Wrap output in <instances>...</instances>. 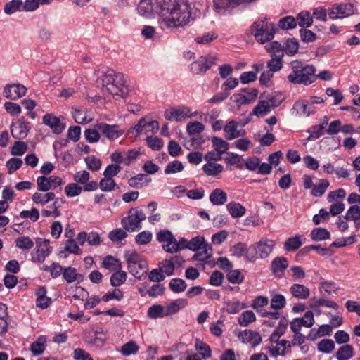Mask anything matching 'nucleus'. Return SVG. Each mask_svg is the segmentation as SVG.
I'll use <instances>...</instances> for the list:
<instances>
[{
  "instance_id": "25",
  "label": "nucleus",
  "mask_w": 360,
  "mask_h": 360,
  "mask_svg": "<svg viewBox=\"0 0 360 360\" xmlns=\"http://www.w3.org/2000/svg\"><path fill=\"white\" fill-rule=\"evenodd\" d=\"M202 170L207 176H217L222 172L224 167L216 162H207L203 165Z\"/></svg>"
},
{
  "instance_id": "22",
  "label": "nucleus",
  "mask_w": 360,
  "mask_h": 360,
  "mask_svg": "<svg viewBox=\"0 0 360 360\" xmlns=\"http://www.w3.org/2000/svg\"><path fill=\"white\" fill-rule=\"evenodd\" d=\"M209 198L214 205H222L227 201V194L223 190L216 188L211 192Z\"/></svg>"
},
{
  "instance_id": "8",
  "label": "nucleus",
  "mask_w": 360,
  "mask_h": 360,
  "mask_svg": "<svg viewBox=\"0 0 360 360\" xmlns=\"http://www.w3.org/2000/svg\"><path fill=\"white\" fill-rule=\"evenodd\" d=\"M212 257V248L211 245L208 244L196 251L191 257V260L198 262L196 264L197 267L203 271L205 269V265H208L211 268L215 266L216 263L214 260L211 259Z\"/></svg>"
},
{
  "instance_id": "12",
  "label": "nucleus",
  "mask_w": 360,
  "mask_h": 360,
  "mask_svg": "<svg viewBox=\"0 0 360 360\" xmlns=\"http://www.w3.org/2000/svg\"><path fill=\"white\" fill-rule=\"evenodd\" d=\"M101 133L106 138L110 140H115L122 135L123 131L118 129L117 124H108L106 123L100 122L95 125Z\"/></svg>"
},
{
  "instance_id": "19",
  "label": "nucleus",
  "mask_w": 360,
  "mask_h": 360,
  "mask_svg": "<svg viewBox=\"0 0 360 360\" xmlns=\"http://www.w3.org/2000/svg\"><path fill=\"white\" fill-rule=\"evenodd\" d=\"M265 93H263L259 96V101L257 105L253 108L252 114L257 117L266 115L271 111L269 105L266 102Z\"/></svg>"
},
{
  "instance_id": "53",
  "label": "nucleus",
  "mask_w": 360,
  "mask_h": 360,
  "mask_svg": "<svg viewBox=\"0 0 360 360\" xmlns=\"http://www.w3.org/2000/svg\"><path fill=\"white\" fill-rule=\"evenodd\" d=\"M139 349V347L136 342L131 340L122 346L120 352L124 356H129L136 354Z\"/></svg>"
},
{
  "instance_id": "9",
  "label": "nucleus",
  "mask_w": 360,
  "mask_h": 360,
  "mask_svg": "<svg viewBox=\"0 0 360 360\" xmlns=\"http://www.w3.org/2000/svg\"><path fill=\"white\" fill-rule=\"evenodd\" d=\"M36 244V248L31 253L32 260L34 262H43L51 252L49 240L37 238Z\"/></svg>"
},
{
  "instance_id": "40",
  "label": "nucleus",
  "mask_w": 360,
  "mask_h": 360,
  "mask_svg": "<svg viewBox=\"0 0 360 360\" xmlns=\"http://www.w3.org/2000/svg\"><path fill=\"white\" fill-rule=\"evenodd\" d=\"M295 105L302 115L306 116H309L311 114L314 113L316 110L313 103H310L307 101L296 102Z\"/></svg>"
},
{
  "instance_id": "4",
  "label": "nucleus",
  "mask_w": 360,
  "mask_h": 360,
  "mask_svg": "<svg viewBox=\"0 0 360 360\" xmlns=\"http://www.w3.org/2000/svg\"><path fill=\"white\" fill-rule=\"evenodd\" d=\"M276 30V25L269 22L266 18L258 19L251 26L252 34L261 44L271 41L274 37Z\"/></svg>"
},
{
  "instance_id": "55",
  "label": "nucleus",
  "mask_w": 360,
  "mask_h": 360,
  "mask_svg": "<svg viewBox=\"0 0 360 360\" xmlns=\"http://www.w3.org/2000/svg\"><path fill=\"white\" fill-rule=\"evenodd\" d=\"M248 248L246 244L243 243H238L235 245L232 248L233 254L237 257H241L244 255H247L248 257L250 258L251 260L255 259V257L248 255Z\"/></svg>"
},
{
  "instance_id": "32",
  "label": "nucleus",
  "mask_w": 360,
  "mask_h": 360,
  "mask_svg": "<svg viewBox=\"0 0 360 360\" xmlns=\"http://www.w3.org/2000/svg\"><path fill=\"white\" fill-rule=\"evenodd\" d=\"M207 245L208 243H206L204 237L198 236L188 241L186 245V248L196 252Z\"/></svg>"
},
{
  "instance_id": "38",
  "label": "nucleus",
  "mask_w": 360,
  "mask_h": 360,
  "mask_svg": "<svg viewBox=\"0 0 360 360\" xmlns=\"http://www.w3.org/2000/svg\"><path fill=\"white\" fill-rule=\"evenodd\" d=\"M169 288L173 292L180 293L184 292L186 289L187 284L184 280L179 278H172L169 281Z\"/></svg>"
},
{
  "instance_id": "51",
  "label": "nucleus",
  "mask_w": 360,
  "mask_h": 360,
  "mask_svg": "<svg viewBox=\"0 0 360 360\" xmlns=\"http://www.w3.org/2000/svg\"><path fill=\"white\" fill-rule=\"evenodd\" d=\"M226 311L228 314H234L246 307V304L238 300L229 301L226 303Z\"/></svg>"
},
{
  "instance_id": "60",
  "label": "nucleus",
  "mask_w": 360,
  "mask_h": 360,
  "mask_svg": "<svg viewBox=\"0 0 360 360\" xmlns=\"http://www.w3.org/2000/svg\"><path fill=\"white\" fill-rule=\"evenodd\" d=\"M144 179H146L145 174H138L128 179V184L131 188L141 189L144 186Z\"/></svg>"
},
{
  "instance_id": "41",
  "label": "nucleus",
  "mask_w": 360,
  "mask_h": 360,
  "mask_svg": "<svg viewBox=\"0 0 360 360\" xmlns=\"http://www.w3.org/2000/svg\"><path fill=\"white\" fill-rule=\"evenodd\" d=\"M243 160V158L241 156L232 152H228L227 156L224 158L226 163L231 165H236L240 169H242L244 167V165L242 163Z\"/></svg>"
},
{
  "instance_id": "45",
  "label": "nucleus",
  "mask_w": 360,
  "mask_h": 360,
  "mask_svg": "<svg viewBox=\"0 0 360 360\" xmlns=\"http://www.w3.org/2000/svg\"><path fill=\"white\" fill-rule=\"evenodd\" d=\"M211 141L217 152H219L222 154L227 152L229 144L221 138L214 136L212 138Z\"/></svg>"
},
{
  "instance_id": "63",
  "label": "nucleus",
  "mask_w": 360,
  "mask_h": 360,
  "mask_svg": "<svg viewBox=\"0 0 360 360\" xmlns=\"http://www.w3.org/2000/svg\"><path fill=\"white\" fill-rule=\"evenodd\" d=\"M265 49L269 53H271V55H281V56H284L283 46L276 41H272L265 46Z\"/></svg>"
},
{
  "instance_id": "23",
  "label": "nucleus",
  "mask_w": 360,
  "mask_h": 360,
  "mask_svg": "<svg viewBox=\"0 0 360 360\" xmlns=\"http://www.w3.org/2000/svg\"><path fill=\"white\" fill-rule=\"evenodd\" d=\"M290 293L298 299H307L309 297V289L301 284H293L290 288Z\"/></svg>"
},
{
  "instance_id": "33",
  "label": "nucleus",
  "mask_w": 360,
  "mask_h": 360,
  "mask_svg": "<svg viewBox=\"0 0 360 360\" xmlns=\"http://www.w3.org/2000/svg\"><path fill=\"white\" fill-rule=\"evenodd\" d=\"M22 9V0H11L4 5V11L6 15H11L21 11Z\"/></svg>"
},
{
  "instance_id": "62",
  "label": "nucleus",
  "mask_w": 360,
  "mask_h": 360,
  "mask_svg": "<svg viewBox=\"0 0 360 360\" xmlns=\"http://www.w3.org/2000/svg\"><path fill=\"white\" fill-rule=\"evenodd\" d=\"M299 49V44L295 39H288L285 46H283V52L285 51L287 55L293 56L295 55Z\"/></svg>"
},
{
  "instance_id": "7",
  "label": "nucleus",
  "mask_w": 360,
  "mask_h": 360,
  "mask_svg": "<svg viewBox=\"0 0 360 360\" xmlns=\"http://www.w3.org/2000/svg\"><path fill=\"white\" fill-rule=\"evenodd\" d=\"M163 0H141L137 6L138 13L146 18H151L155 14L162 15Z\"/></svg>"
},
{
  "instance_id": "48",
  "label": "nucleus",
  "mask_w": 360,
  "mask_h": 360,
  "mask_svg": "<svg viewBox=\"0 0 360 360\" xmlns=\"http://www.w3.org/2000/svg\"><path fill=\"white\" fill-rule=\"evenodd\" d=\"M11 132L13 137L15 139L20 140L22 134V120L17 119L12 122L11 127Z\"/></svg>"
},
{
  "instance_id": "11",
  "label": "nucleus",
  "mask_w": 360,
  "mask_h": 360,
  "mask_svg": "<svg viewBox=\"0 0 360 360\" xmlns=\"http://www.w3.org/2000/svg\"><path fill=\"white\" fill-rule=\"evenodd\" d=\"M216 57L201 56L190 65L191 71L196 75L204 74L216 63Z\"/></svg>"
},
{
  "instance_id": "6",
  "label": "nucleus",
  "mask_w": 360,
  "mask_h": 360,
  "mask_svg": "<svg viewBox=\"0 0 360 360\" xmlns=\"http://www.w3.org/2000/svg\"><path fill=\"white\" fill-rule=\"evenodd\" d=\"M355 13L354 4L350 2L334 4L328 10V14L331 20L343 19Z\"/></svg>"
},
{
  "instance_id": "18",
  "label": "nucleus",
  "mask_w": 360,
  "mask_h": 360,
  "mask_svg": "<svg viewBox=\"0 0 360 360\" xmlns=\"http://www.w3.org/2000/svg\"><path fill=\"white\" fill-rule=\"evenodd\" d=\"M188 305L186 299H177L167 304L165 307L167 316L173 315L179 312Z\"/></svg>"
},
{
  "instance_id": "42",
  "label": "nucleus",
  "mask_w": 360,
  "mask_h": 360,
  "mask_svg": "<svg viewBox=\"0 0 360 360\" xmlns=\"http://www.w3.org/2000/svg\"><path fill=\"white\" fill-rule=\"evenodd\" d=\"M256 320L254 312L251 310H247L243 312L238 319V323L243 327L248 326L250 323Z\"/></svg>"
},
{
  "instance_id": "5",
  "label": "nucleus",
  "mask_w": 360,
  "mask_h": 360,
  "mask_svg": "<svg viewBox=\"0 0 360 360\" xmlns=\"http://www.w3.org/2000/svg\"><path fill=\"white\" fill-rule=\"evenodd\" d=\"M146 219L143 211L139 208H131L128 212L127 217H123L121 224L127 231H136L141 229V223Z\"/></svg>"
},
{
  "instance_id": "61",
  "label": "nucleus",
  "mask_w": 360,
  "mask_h": 360,
  "mask_svg": "<svg viewBox=\"0 0 360 360\" xmlns=\"http://www.w3.org/2000/svg\"><path fill=\"white\" fill-rule=\"evenodd\" d=\"M346 220H352L355 222L360 218V206L352 205L347 211L345 215L343 217Z\"/></svg>"
},
{
  "instance_id": "36",
  "label": "nucleus",
  "mask_w": 360,
  "mask_h": 360,
  "mask_svg": "<svg viewBox=\"0 0 360 360\" xmlns=\"http://www.w3.org/2000/svg\"><path fill=\"white\" fill-rule=\"evenodd\" d=\"M127 279V273L121 269H117L110 276V284L113 287L122 285Z\"/></svg>"
},
{
  "instance_id": "52",
  "label": "nucleus",
  "mask_w": 360,
  "mask_h": 360,
  "mask_svg": "<svg viewBox=\"0 0 360 360\" xmlns=\"http://www.w3.org/2000/svg\"><path fill=\"white\" fill-rule=\"evenodd\" d=\"M195 349L200 352L202 358L207 359L211 357L212 350L207 344L197 340L195 344Z\"/></svg>"
},
{
  "instance_id": "27",
  "label": "nucleus",
  "mask_w": 360,
  "mask_h": 360,
  "mask_svg": "<svg viewBox=\"0 0 360 360\" xmlns=\"http://www.w3.org/2000/svg\"><path fill=\"white\" fill-rule=\"evenodd\" d=\"M354 356V349L352 345L346 344L341 346L335 354L338 360H349Z\"/></svg>"
},
{
  "instance_id": "37",
  "label": "nucleus",
  "mask_w": 360,
  "mask_h": 360,
  "mask_svg": "<svg viewBox=\"0 0 360 360\" xmlns=\"http://www.w3.org/2000/svg\"><path fill=\"white\" fill-rule=\"evenodd\" d=\"M311 239L314 241H321L330 238V232L324 228H314L310 233Z\"/></svg>"
},
{
  "instance_id": "20",
  "label": "nucleus",
  "mask_w": 360,
  "mask_h": 360,
  "mask_svg": "<svg viewBox=\"0 0 360 360\" xmlns=\"http://www.w3.org/2000/svg\"><path fill=\"white\" fill-rule=\"evenodd\" d=\"M46 290L44 287L39 288L36 292V304L42 309H46L51 303V299L46 297Z\"/></svg>"
},
{
  "instance_id": "16",
  "label": "nucleus",
  "mask_w": 360,
  "mask_h": 360,
  "mask_svg": "<svg viewBox=\"0 0 360 360\" xmlns=\"http://www.w3.org/2000/svg\"><path fill=\"white\" fill-rule=\"evenodd\" d=\"M239 338L244 343H249L252 347L258 346L262 342V337L257 331L245 330L241 332Z\"/></svg>"
},
{
  "instance_id": "15",
  "label": "nucleus",
  "mask_w": 360,
  "mask_h": 360,
  "mask_svg": "<svg viewBox=\"0 0 360 360\" xmlns=\"http://www.w3.org/2000/svg\"><path fill=\"white\" fill-rule=\"evenodd\" d=\"M274 245V240L262 238L256 244L254 250L260 258H266L272 252Z\"/></svg>"
},
{
  "instance_id": "14",
  "label": "nucleus",
  "mask_w": 360,
  "mask_h": 360,
  "mask_svg": "<svg viewBox=\"0 0 360 360\" xmlns=\"http://www.w3.org/2000/svg\"><path fill=\"white\" fill-rule=\"evenodd\" d=\"M165 116L168 120L181 121L186 118L191 117L193 115L191 112V110L188 108L183 107L166 110Z\"/></svg>"
},
{
  "instance_id": "47",
  "label": "nucleus",
  "mask_w": 360,
  "mask_h": 360,
  "mask_svg": "<svg viewBox=\"0 0 360 360\" xmlns=\"http://www.w3.org/2000/svg\"><path fill=\"white\" fill-rule=\"evenodd\" d=\"M45 342L46 338L43 336H41L38 338V340L34 342L30 347V350L32 352L33 355L38 356L41 354L45 350Z\"/></svg>"
},
{
  "instance_id": "3",
  "label": "nucleus",
  "mask_w": 360,
  "mask_h": 360,
  "mask_svg": "<svg viewBox=\"0 0 360 360\" xmlns=\"http://www.w3.org/2000/svg\"><path fill=\"white\" fill-rule=\"evenodd\" d=\"M103 90L112 96L124 98L128 93L124 75L112 70H108L102 77Z\"/></svg>"
},
{
  "instance_id": "24",
  "label": "nucleus",
  "mask_w": 360,
  "mask_h": 360,
  "mask_svg": "<svg viewBox=\"0 0 360 360\" xmlns=\"http://www.w3.org/2000/svg\"><path fill=\"white\" fill-rule=\"evenodd\" d=\"M297 25L302 28L310 27L313 23V17L307 11L299 13L296 17Z\"/></svg>"
},
{
  "instance_id": "26",
  "label": "nucleus",
  "mask_w": 360,
  "mask_h": 360,
  "mask_svg": "<svg viewBox=\"0 0 360 360\" xmlns=\"http://www.w3.org/2000/svg\"><path fill=\"white\" fill-rule=\"evenodd\" d=\"M4 96L10 99H16L21 96L20 84H7L4 90Z\"/></svg>"
},
{
  "instance_id": "49",
  "label": "nucleus",
  "mask_w": 360,
  "mask_h": 360,
  "mask_svg": "<svg viewBox=\"0 0 360 360\" xmlns=\"http://www.w3.org/2000/svg\"><path fill=\"white\" fill-rule=\"evenodd\" d=\"M302 245V242L300 240V237L298 236L290 237L286 240L285 242V249L288 251H295L299 249Z\"/></svg>"
},
{
  "instance_id": "50",
  "label": "nucleus",
  "mask_w": 360,
  "mask_h": 360,
  "mask_svg": "<svg viewBox=\"0 0 360 360\" xmlns=\"http://www.w3.org/2000/svg\"><path fill=\"white\" fill-rule=\"evenodd\" d=\"M317 349L321 352L329 354L334 350L335 343L331 339H323L317 344Z\"/></svg>"
},
{
  "instance_id": "21",
  "label": "nucleus",
  "mask_w": 360,
  "mask_h": 360,
  "mask_svg": "<svg viewBox=\"0 0 360 360\" xmlns=\"http://www.w3.org/2000/svg\"><path fill=\"white\" fill-rule=\"evenodd\" d=\"M226 209L233 218L241 217L246 212V208L243 205L234 201L228 203Z\"/></svg>"
},
{
  "instance_id": "2",
  "label": "nucleus",
  "mask_w": 360,
  "mask_h": 360,
  "mask_svg": "<svg viewBox=\"0 0 360 360\" xmlns=\"http://www.w3.org/2000/svg\"><path fill=\"white\" fill-rule=\"evenodd\" d=\"M290 67L291 72L287 76L290 83L308 86L316 82V69L314 65L296 60L290 63Z\"/></svg>"
},
{
  "instance_id": "58",
  "label": "nucleus",
  "mask_w": 360,
  "mask_h": 360,
  "mask_svg": "<svg viewBox=\"0 0 360 360\" xmlns=\"http://www.w3.org/2000/svg\"><path fill=\"white\" fill-rule=\"evenodd\" d=\"M142 154L141 148H134L124 153L125 165H129L136 161Z\"/></svg>"
},
{
  "instance_id": "13",
  "label": "nucleus",
  "mask_w": 360,
  "mask_h": 360,
  "mask_svg": "<svg viewBox=\"0 0 360 360\" xmlns=\"http://www.w3.org/2000/svg\"><path fill=\"white\" fill-rule=\"evenodd\" d=\"M43 123L56 134H61L65 127V124L61 122L58 117L51 113H47L43 117Z\"/></svg>"
},
{
  "instance_id": "46",
  "label": "nucleus",
  "mask_w": 360,
  "mask_h": 360,
  "mask_svg": "<svg viewBox=\"0 0 360 360\" xmlns=\"http://www.w3.org/2000/svg\"><path fill=\"white\" fill-rule=\"evenodd\" d=\"M115 187L118 188L115 181L112 178L104 176L99 182V188L101 191L105 192H110L113 191Z\"/></svg>"
},
{
  "instance_id": "35",
  "label": "nucleus",
  "mask_w": 360,
  "mask_h": 360,
  "mask_svg": "<svg viewBox=\"0 0 360 360\" xmlns=\"http://www.w3.org/2000/svg\"><path fill=\"white\" fill-rule=\"evenodd\" d=\"M330 182L327 179H319L317 185H314L311 194L314 197L322 196L328 188Z\"/></svg>"
},
{
  "instance_id": "54",
  "label": "nucleus",
  "mask_w": 360,
  "mask_h": 360,
  "mask_svg": "<svg viewBox=\"0 0 360 360\" xmlns=\"http://www.w3.org/2000/svg\"><path fill=\"white\" fill-rule=\"evenodd\" d=\"M226 278L233 284H240L244 280L243 274L238 269L229 270L226 274Z\"/></svg>"
},
{
  "instance_id": "28",
  "label": "nucleus",
  "mask_w": 360,
  "mask_h": 360,
  "mask_svg": "<svg viewBox=\"0 0 360 360\" xmlns=\"http://www.w3.org/2000/svg\"><path fill=\"white\" fill-rule=\"evenodd\" d=\"M55 193L53 192H47L44 194L36 192L32 195V199L36 204L44 205L55 200Z\"/></svg>"
},
{
  "instance_id": "10",
  "label": "nucleus",
  "mask_w": 360,
  "mask_h": 360,
  "mask_svg": "<svg viewBox=\"0 0 360 360\" xmlns=\"http://www.w3.org/2000/svg\"><path fill=\"white\" fill-rule=\"evenodd\" d=\"M37 189L39 191L47 192L49 190H56L57 188L61 189L60 186L63 181L60 177L56 176H39L37 179Z\"/></svg>"
},
{
  "instance_id": "59",
  "label": "nucleus",
  "mask_w": 360,
  "mask_h": 360,
  "mask_svg": "<svg viewBox=\"0 0 360 360\" xmlns=\"http://www.w3.org/2000/svg\"><path fill=\"white\" fill-rule=\"evenodd\" d=\"M162 248L167 252L175 253L180 250V244L173 236L172 238H170L162 245Z\"/></svg>"
},
{
  "instance_id": "56",
  "label": "nucleus",
  "mask_w": 360,
  "mask_h": 360,
  "mask_svg": "<svg viewBox=\"0 0 360 360\" xmlns=\"http://www.w3.org/2000/svg\"><path fill=\"white\" fill-rule=\"evenodd\" d=\"M254 94L252 96H250V98L245 97V94H243L241 91L238 94H234L231 99L233 103H236L238 105H245L249 104L254 101V96H255V91H253Z\"/></svg>"
},
{
  "instance_id": "64",
  "label": "nucleus",
  "mask_w": 360,
  "mask_h": 360,
  "mask_svg": "<svg viewBox=\"0 0 360 360\" xmlns=\"http://www.w3.org/2000/svg\"><path fill=\"white\" fill-rule=\"evenodd\" d=\"M204 129V125L198 121L188 122L186 126V131L189 135L199 134Z\"/></svg>"
},
{
  "instance_id": "43",
  "label": "nucleus",
  "mask_w": 360,
  "mask_h": 360,
  "mask_svg": "<svg viewBox=\"0 0 360 360\" xmlns=\"http://www.w3.org/2000/svg\"><path fill=\"white\" fill-rule=\"evenodd\" d=\"M53 0H25L24 1V11H33L39 8V5L50 4Z\"/></svg>"
},
{
  "instance_id": "34",
  "label": "nucleus",
  "mask_w": 360,
  "mask_h": 360,
  "mask_svg": "<svg viewBox=\"0 0 360 360\" xmlns=\"http://www.w3.org/2000/svg\"><path fill=\"white\" fill-rule=\"evenodd\" d=\"M63 276V278L69 283L82 279V275L77 272V269L71 266L64 269Z\"/></svg>"
},
{
  "instance_id": "17",
  "label": "nucleus",
  "mask_w": 360,
  "mask_h": 360,
  "mask_svg": "<svg viewBox=\"0 0 360 360\" xmlns=\"http://www.w3.org/2000/svg\"><path fill=\"white\" fill-rule=\"evenodd\" d=\"M238 122L235 120H231L224 126V130L226 132V139L232 140L245 134V130H237Z\"/></svg>"
},
{
  "instance_id": "30",
  "label": "nucleus",
  "mask_w": 360,
  "mask_h": 360,
  "mask_svg": "<svg viewBox=\"0 0 360 360\" xmlns=\"http://www.w3.org/2000/svg\"><path fill=\"white\" fill-rule=\"evenodd\" d=\"M80 249L77 245V243L73 239H68L64 244V250H60L58 252V255L60 257H67L65 252H68L70 254L79 255Z\"/></svg>"
},
{
  "instance_id": "57",
  "label": "nucleus",
  "mask_w": 360,
  "mask_h": 360,
  "mask_svg": "<svg viewBox=\"0 0 360 360\" xmlns=\"http://www.w3.org/2000/svg\"><path fill=\"white\" fill-rule=\"evenodd\" d=\"M184 168L183 163L179 160H174L169 162L165 169L166 174H173L181 172Z\"/></svg>"
},
{
  "instance_id": "1",
  "label": "nucleus",
  "mask_w": 360,
  "mask_h": 360,
  "mask_svg": "<svg viewBox=\"0 0 360 360\" xmlns=\"http://www.w3.org/2000/svg\"><path fill=\"white\" fill-rule=\"evenodd\" d=\"M162 4V21L169 28L182 27L192 19L188 0H163Z\"/></svg>"
},
{
  "instance_id": "44",
  "label": "nucleus",
  "mask_w": 360,
  "mask_h": 360,
  "mask_svg": "<svg viewBox=\"0 0 360 360\" xmlns=\"http://www.w3.org/2000/svg\"><path fill=\"white\" fill-rule=\"evenodd\" d=\"M278 26L284 30L294 29L297 26L296 19L290 15L283 17L279 20Z\"/></svg>"
},
{
  "instance_id": "31",
  "label": "nucleus",
  "mask_w": 360,
  "mask_h": 360,
  "mask_svg": "<svg viewBox=\"0 0 360 360\" xmlns=\"http://www.w3.org/2000/svg\"><path fill=\"white\" fill-rule=\"evenodd\" d=\"M288 266V260L285 257H276L271 262V271L274 274L283 273Z\"/></svg>"
},
{
  "instance_id": "39",
  "label": "nucleus",
  "mask_w": 360,
  "mask_h": 360,
  "mask_svg": "<svg viewBox=\"0 0 360 360\" xmlns=\"http://www.w3.org/2000/svg\"><path fill=\"white\" fill-rule=\"evenodd\" d=\"M271 59L267 62V68L272 72H277L283 68V58L281 55H271Z\"/></svg>"
},
{
  "instance_id": "29",
  "label": "nucleus",
  "mask_w": 360,
  "mask_h": 360,
  "mask_svg": "<svg viewBox=\"0 0 360 360\" xmlns=\"http://www.w3.org/2000/svg\"><path fill=\"white\" fill-rule=\"evenodd\" d=\"M147 316L153 319L165 317V307L161 304H153L148 308Z\"/></svg>"
}]
</instances>
